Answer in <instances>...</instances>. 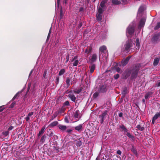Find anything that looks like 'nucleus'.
<instances>
[{
  "label": "nucleus",
  "mask_w": 160,
  "mask_h": 160,
  "mask_svg": "<svg viewBox=\"0 0 160 160\" xmlns=\"http://www.w3.org/2000/svg\"><path fill=\"white\" fill-rule=\"evenodd\" d=\"M151 93L150 92H149L147 93L145 96V98L146 99H148L149 97H150V95H151Z\"/></svg>",
  "instance_id": "30"
},
{
  "label": "nucleus",
  "mask_w": 160,
  "mask_h": 160,
  "mask_svg": "<svg viewBox=\"0 0 160 160\" xmlns=\"http://www.w3.org/2000/svg\"><path fill=\"white\" fill-rule=\"evenodd\" d=\"M144 7L143 6H141L139 8L138 13L137 15L138 16H140L142 14V12L144 11Z\"/></svg>",
  "instance_id": "8"
},
{
  "label": "nucleus",
  "mask_w": 160,
  "mask_h": 160,
  "mask_svg": "<svg viewBox=\"0 0 160 160\" xmlns=\"http://www.w3.org/2000/svg\"><path fill=\"white\" fill-rule=\"evenodd\" d=\"M100 91L101 92H106V86H103L100 88Z\"/></svg>",
  "instance_id": "27"
},
{
  "label": "nucleus",
  "mask_w": 160,
  "mask_h": 160,
  "mask_svg": "<svg viewBox=\"0 0 160 160\" xmlns=\"http://www.w3.org/2000/svg\"><path fill=\"white\" fill-rule=\"evenodd\" d=\"M102 58V55L100 54L99 55V59H100L101 58Z\"/></svg>",
  "instance_id": "61"
},
{
  "label": "nucleus",
  "mask_w": 160,
  "mask_h": 160,
  "mask_svg": "<svg viewBox=\"0 0 160 160\" xmlns=\"http://www.w3.org/2000/svg\"><path fill=\"white\" fill-rule=\"evenodd\" d=\"M65 122H68V121L67 120V118H65Z\"/></svg>",
  "instance_id": "58"
},
{
  "label": "nucleus",
  "mask_w": 160,
  "mask_h": 160,
  "mask_svg": "<svg viewBox=\"0 0 160 160\" xmlns=\"http://www.w3.org/2000/svg\"><path fill=\"white\" fill-rule=\"evenodd\" d=\"M3 135H4L5 136H8L9 133V132L8 131H5L3 132H2Z\"/></svg>",
  "instance_id": "37"
},
{
  "label": "nucleus",
  "mask_w": 160,
  "mask_h": 160,
  "mask_svg": "<svg viewBox=\"0 0 160 160\" xmlns=\"http://www.w3.org/2000/svg\"><path fill=\"white\" fill-rule=\"evenodd\" d=\"M64 105L69 106V102L68 101H66L64 102Z\"/></svg>",
  "instance_id": "41"
},
{
  "label": "nucleus",
  "mask_w": 160,
  "mask_h": 160,
  "mask_svg": "<svg viewBox=\"0 0 160 160\" xmlns=\"http://www.w3.org/2000/svg\"><path fill=\"white\" fill-rule=\"evenodd\" d=\"M142 102H143L145 103V100H144V99H143L142 100Z\"/></svg>",
  "instance_id": "64"
},
{
  "label": "nucleus",
  "mask_w": 160,
  "mask_h": 160,
  "mask_svg": "<svg viewBox=\"0 0 160 160\" xmlns=\"http://www.w3.org/2000/svg\"><path fill=\"white\" fill-rule=\"evenodd\" d=\"M119 75L118 74H117L114 76V78L115 79H118L119 78Z\"/></svg>",
  "instance_id": "42"
},
{
  "label": "nucleus",
  "mask_w": 160,
  "mask_h": 160,
  "mask_svg": "<svg viewBox=\"0 0 160 160\" xmlns=\"http://www.w3.org/2000/svg\"><path fill=\"white\" fill-rule=\"evenodd\" d=\"M68 97L70 98L71 100L73 102H75L76 98L75 97V96L72 93H69L68 95Z\"/></svg>",
  "instance_id": "10"
},
{
  "label": "nucleus",
  "mask_w": 160,
  "mask_h": 160,
  "mask_svg": "<svg viewBox=\"0 0 160 160\" xmlns=\"http://www.w3.org/2000/svg\"><path fill=\"white\" fill-rule=\"evenodd\" d=\"M30 117V116H28V115L27 117L25 118V119L27 121H28L29 120Z\"/></svg>",
  "instance_id": "45"
},
{
  "label": "nucleus",
  "mask_w": 160,
  "mask_h": 160,
  "mask_svg": "<svg viewBox=\"0 0 160 160\" xmlns=\"http://www.w3.org/2000/svg\"><path fill=\"white\" fill-rule=\"evenodd\" d=\"M67 59L66 62H67L69 60V58H67Z\"/></svg>",
  "instance_id": "63"
},
{
  "label": "nucleus",
  "mask_w": 160,
  "mask_h": 160,
  "mask_svg": "<svg viewBox=\"0 0 160 160\" xmlns=\"http://www.w3.org/2000/svg\"><path fill=\"white\" fill-rule=\"evenodd\" d=\"M159 59L158 58H155L154 61L153 62V65L154 66H156L157 65L159 62Z\"/></svg>",
  "instance_id": "21"
},
{
  "label": "nucleus",
  "mask_w": 160,
  "mask_h": 160,
  "mask_svg": "<svg viewBox=\"0 0 160 160\" xmlns=\"http://www.w3.org/2000/svg\"><path fill=\"white\" fill-rule=\"evenodd\" d=\"M56 79L57 81V82L58 83V82L59 80V77H57L56 78Z\"/></svg>",
  "instance_id": "56"
},
{
  "label": "nucleus",
  "mask_w": 160,
  "mask_h": 160,
  "mask_svg": "<svg viewBox=\"0 0 160 160\" xmlns=\"http://www.w3.org/2000/svg\"><path fill=\"white\" fill-rule=\"evenodd\" d=\"M51 28H50V29L49 30V33L48 34V37H47V39L49 38L50 34V33H51L50 32H51Z\"/></svg>",
  "instance_id": "49"
},
{
  "label": "nucleus",
  "mask_w": 160,
  "mask_h": 160,
  "mask_svg": "<svg viewBox=\"0 0 160 160\" xmlns=\"http://www.w3.org/2000/svg\"><path fill=\"white\" fill-rule=\"evenodd\" d=\"M98 93L97 92H95L93 94V96L94 97H97L98 96Z\"/></svg>",
  "instance_id": "51"
},
{
  "label": "nucleus",
  "mask_w": 160,
  "mask_h": 160,
  "mask_svg": "<svg viewBox=\"0 0 160 160\" xmlns=\"http://www.w3.org/2000/svg\"><path fill=\"white\" fill-rule=\"evenodd\" d=\"M135 26L134 22H132L129 25L127 28V32L130 35L132 34L134 32Z\"/></svg>",
  "instance_id": "1"
},
{
  "label": "nucleus",
  "mask_w": 160,
  "mask_h": 160,
  "mask_svg": "<svg viewBox=\"0 0 160 160\" xmlns=\"http://www.w3.org/2000/svg\"><path fill=\"white\" fill-rule=\"evenodd\" d=\"M120 128L122 129L123 131H124V132H127V129L123 125H121L120 126Z\"/></svg>",
  "instance_id": "25"
},
{
  "label": "nucleus",
  "mask_w": 160,
  "mask_h": 160,
  "mask_svg": "<svg viewBox=\"0 0 160 160\" xmlns=\"http://www.w3.org/2000/svg\"><path fill=\"white\" fill-rule=\"evenodd\" d=\"M126 135L129 138H132V135L129 132H127Z\"/></svg>",
  "instance_id": "40"
},
{
  "label": "nucleus",
  "mask_w": 160,
  "mask_h": 160,
  "mask_svg": "<svg viewBox=\"0 0 160 160\" xmlns=\"http://www.w3.org/2000/svg\"><path fill=\"white\" fill-rule=\"evenodd\" d=\"M45 136L44 135L41 138V141L42 142L44 141L45 140Z\"/></svg>",
  "instance_id": "38"
},
{
  "label": "nucleus",
  "mask_w": 160,
  "mask_h": 160,
  "mask_svg": "<svg viewBox=\"0 0 160 160\" xmlns=\"http://www.w3.org/2000/svg\"><path fill=\"white\" fill-rule=\"evenodd\" d=\"M15 104V102H13L10 105V107L11 108H12L13 107Z\"/></svg>",
  "instance_id": "43"
},
{
  "label": "nucleus",
  "mask_w": 160,
  "mask_h": 160,
  "mask_svg": "<svg viewBox=\"0 0 160 160\" xmlns=\"http://www.w3.org/2000/svg\"><path fill=\"white\" fill-rule=\"evenodd\" d=\"M112 3L114 4L118 5L120 4L121 2L118 0H112Z\"/></svg>",
  "instance_id": "18"
},
{
  "label": "nucleus",
  "mask_w": 160,
  "mask_h": 160,
  "mask_svg": "<svg viewBox=\"0 0 160 160\" xmlns=\"http://www.w3.org/2000/svg\"><path fill=\"white\" fill-rule=\"evenodd\" d=\"M3 109V108H2V107H0V112L2 111Z\"/></svg>",
  "instance_id": "54"
},
{
  "label": "nucleus",
  "mask_w": 160,
  "mask_h": 160,
  "mask_svg": "<svg viewBox=\"0 0 160 160\" xmlns=\"http://www.w3.org/2000/svg\"><path fill=\"white\" fill-rule=\"evenodd\" d=\"M119 116L120 117H122V113H120L119 114Z\"/></svg>",
  "instance_id": "57"
},
{
  "label": "nucleus",
  "mask_w": 160,
  "mask_h": 160,
  "mask_svg": "<svg viewBox=\"0 0 160 160\" xmlns=\"http://www.w3.org/2000/svg\"><path fill=\"white\" fill-rule=\"evenodd\" d=\"M104 6H105V2L104 1H102L100 4V7L99 8H101L103 10V11L104 10Z\"/></svg>",
  "instance_id": "22"
},
{
  "label": "nucleus",
  "mask_w": 160,
  "mask_h": 160,
  "mask_svg": "<svg viewBox=\"0 0 160 160\" xmlns=\"http://www.w3.org/2000/svg\"><path fill=\"white\" fill-rule=\"evenodd\" d=\"M103 12V10L101 8H99L98 12L96 15L97 19L98 20L100 21L102 19V13Z\"/></svg>",
  "instance_id": "3"
},
{
  "label": "nucleus",
  "mask_w": 160,
  "mask_h": 160,
  "mask_svg": "<svg viewBox=\"0 0 160 160\" xmlns=\"http://www.w3.org/2000/svg\"><path fill=\"white\" fill-rule=\"evenodd\" d=\"M13 128V127L12 126H11L9 127V128H8V130H11Z\"/></svg>",
  "instance_id": "53"
},
{
  "label": "nucleus",
  "mask_w": 160,
  "mask_h": 160,
  "mask_svg": "<svg viewBox=\"0 0 160 160\" xmlns=\"http://www.w3.org/2000/svg\"><path fill=\"white\" fill-rule=\"evenodd\" d=\"M160 36V34L158 33L157 34L155 35L153 38V39L155 41H157L159 38Z\"/></svg>",
  "instance_id": "19"
},
{
  "label": "nucleus",
  "mask_w": 160,
  "mask_h": 160,
  "mask_svg": "<svg viewBox=\"0 0 160 160\" xmlns=\"http://www.w3.org/2000/svg\"><path fill=\"white\" fill-rule=\"evenodd\" d=\"M81 90L80 89H75L74 90L73 92L75 93L78 94L80 92Z\"/></svg>",
  "instance_id": "31"
},
{
  "label": "nucleus",
  "mask_w": 160,
  "mask_h": 160,
  "mask_svg": "<svg viewBox=\"0 0 160 160\" xmlns=\"http://www.w3.org/2000/svg\"><path fill=\"white\" fill-rule=\"evenodd\" d=\"M97 58V55L96 54H94L92 55L90 60L92 62H95Z\"/></svg>",
  "instance_id": "11"
},
{
  "label": "nucleus",
  "mask_w": 160,
  "mask_h": 160,
  "mask_svg": "<svg viewBox=\"0 0 160 160\" xmlns=\"http://www.w3.org/2000/svg\"><path fill=\"white\" fill-rule=\"evenodd\" d=\"M136 48L137 49H139L140 48V43L139 39L137 38L136 41Z\"/></svg>",
  "instance_id": "14"
},
{
  "label": "nucleus",
  "mask_w": 160,
  "mask_h": 160,
  "mask_svg": "<svg viewBox=\"0 0 160 160\" xmlns=\"http://www.w3.org/2000/svg\"><path fill=\"white\" fill-rule=\"evenodd\" d=\"M45 127H43L41 129V130L39 132L38 134V136L39 137L44 132Z\"/></svg>",
  "instance_id": "17"
},
{
  "label": "nucleus",
  "mask_w": 160,
  "mask_h": 160,
  "mask_svg": "<svg viewBox=\"0 0 160 160\" xmlns=\"http://www.w3.org/2000/svg\"><path fill=\"white\" fill-rule=\"evenodd\" d=\"M130 57H128L126 58V63H128L129 60L130 59Z\"/></svg>",
  "instance_id": "44"
},
{
  "label": "nucleus",
  "mask_w": 160,
  "mask_h": 160,
  "mask_svg": "<svg viewBox=\"0 0 160 160\" xmlns=\"http://www.w3.org/2000/svg\"><path fill=\"white\" fill-rule=\"evenodd\" d=\"M72 131V130L71 129H69L67 130V132H71Z\"/></svg>",
  "instance_id": "60"
},
{
  "label": "nucleus",
  "mask_w": 160,
  "mask_h": 160,
  "mask_svg": "<svg viewBox=\"0 0 160 160\" xmlns=\"http://www.w3.org/2000/svg\"><path fill=\"white\" fill-rule=\"evenodd\" d=\"M160 27V23H158L157 25L155 27L154 29L155 30L158 29Z\"/></svg>",
  "instance_id": "34"
},
{
  "label": "nucleus",
  "mask_w": 160,
  "mask_h": 160,
  "mask_svg": "<svg viewBox=\"0 0 160 160\" xmlns=\"http://www.w3.org/2000/svg\"><path fill=\"white\" fill-rule=\"evenodd\" d=\"M83 8L82 7H80L79 8V11L81 12L83 11Z\"/></svg>",
  "instance_id": "50"
},
{
  "label": "nucleus",
  "mask_w": 160,
  "mask_h": 160,
  "mask_svg": "<svg viewBox=\"0 0 160 160\" xmlns=\"http://www.w3.org/2000/svg\"><path fill=\"white\" fill-rule=\"evenodd\" d=\"M132 46L133 44L131 40H128L126 42V44L124 45V51L127 52H128L130 48Z\"/></svg>",
  "instance_id": "2"
},
{
  "label": "nucleus",
  "mask_w": 160,
  "mask_h": 160,
  "mask_svg": "<svg viewBox=\"0 0 160 160\" xmlns=\"http://www.w3.org/2000/svg\"><path fill=\"white\" fill-rule=\"evenodd\" d=\"M95 68V66L94 65H93L90 67V71L91 73H92Z\"/></svg>",
  "instance_id": "24"
},
{
  "label": "nucleus",
  "mask_w": 160,
  "mask_h": 160,
  "mask_svg": "<svg viewBox=\"0 0 160 160\" xmlns=\"http://www.w3.org/2000/svg\"><path fill=\"white\" fill-rule=\"evenodd\" d=\"M58 128L59 129L62 131L65 130L67 128V127L65 125H58Z\"/></svg>",
  "instance_id": "15"
},
{
  "label": "nucleus",
  "mask_w": 160,
  "mask_h": 160,
  "mask_svg": "<svg viewBox=\"0 0 160 160\" xmlns=\"http://www.w3.org/2000/svg\"><path fill=\"white\" fill-rule=\"evenodd\" d=\"M18 93H17L14 96V97H13V99H15L17 97V96H18Z\"/></svg>",
  "instance_id": "52"
},
{
  "label": "nucleus",
  "mask_w": 160,
  "mask_h": 160,
  "mask_svg": "<svg viewBox=\"0 0 160 160\" xmlns=\"http://www.w3.org/2000/svg\"><path fill=\"white\" fill-rule=\"evenodd\" d=\"M82 125L81 124L75 127V129L76 130L79 131L82 129Z\"/></svg>",
  "instance_id": "20"
},
{
  "label": "nucleus",
  "mask_w": 160,
  "mask_h": 160,
  "mask_svg": "<svg viewBox=\"0 0 160 160\" xmlns=\"http://www.w3.org/2000/svg\"><path fill=\"white\" fill-rule=\"evenodd\" d=\"M59 41H60V38H57L56 39V41H55V45H56L58 43H59Z\"/></svg>",
  "instance_id": "36"
},
{
  "label": "nucleus",
  "mask_w": 160,
  "mask_h": 160,
  "mask_svg": "<svg viewBox=\"0 0 160 160\" xmlns=\"http://www.w3.org/2000/svg\"><path fill=\"white\" fill-rule=\"evenodd\" d=\"M131 73V71H129L128 70H126L123 74L124 76H125V78H127L130 75V73Z\"/></svg>",
  "instance_id": "12"
},
{
  "label": "nucleus",
  "mask_w": 160,
  "mask_h": 160,
  "mask_svg": "<svg viewBox=\"0 0 160 160\" xmlns=\"http://www.w3.org/2000/svg\"><path fill=\"white\" fill-rule=\"evenodd\" d=\"M138 73V71L137 70H135L133 72L132 74V78H134L137 75Z\"/></svg>",
  "instance_id": "26"
},
{
  "label": "nucleus",
  "mask_w": 160,
  "mask_h": 160,
  "mask_svg": "<svg viewBox=\"0 0 160 160\" xmlns=\"http://www.w3.org/2000/svg\"><path fill=\"white\" fill-rule=\"evenodd\" d=\"M136 128L138 130H140V131H142V130H143L144 129V128L143 127L141 126L140 125H138L137 126Z\"/></svg>",
  "instance_id": "28"
},
{
  "label": "nucleus",
  "mask_w": 160,
  "mask_h": 160,
  "mask_svg": "<svg viewBox=\"0 0 160 160\" xmlns=\"http://www.w3.org/2000/svg\"><path fill=\"white\" fill-rule=\"evenodd\" d=\"M120 69L118 68H117L116 69V71L118 72H120Z\"/></svg>",
  "instance_id": "48"
},
{
  "label": "nucleus",
  "mask_w": 160,
  "mask_h": 160,
  "mask_svg": "<svg viewBox=\"0 0 160 160\" xmlns=\"http://www.w3.org/2000/svg\"><path fill=\"white\" fill-rule=\"evenodd\" d=\"M65 70L64 69H61L59 72L58 75L59 76H61L62 75L65 73Z\"/></svg>",
  "instance_id": "23"
},
{
  "label": "nucleus",
  "mask_w": 160,
  "mask_h": 160,
  "mask_svg": "<svg viewBox=\"0 0 160 160\" xmlns=\"http://www.w3.org/2000/svg\"><path fill=\"white\" fill-rule=\"evenodd\" d=\"M58 124V122L57 121H54L51 123L49 125V126L51 127H53L56 126Z\"/></svg>",
  "instance_id": "16"
},
{
  "label": "nucleus",
  "mask_w": 160,
  "mask_h": 160,
  "mask_svg": "<svg viewBox=\"0 0 160 160\" xmlns=\"http://www.w3.org/2000/svg\"><path fill=\"white\" fill-rule=\"evenodd\" d=\"M33 112H31L28 114V116L30 117L32 115H33Z\"/></svg>",
  "instance_id": "47"
},
{
  "label": "nucleus",
  "mask_w": 160,
  "mask_h": 160,
  "mask_svg": "<svg viewBox=\"0 0 160 160\" xmlns=\"http://www.w3.org/2000/svg\"><path fill=\"white\" fill-rule=\"evenodd\" d=\"M79 61L78 60H75L74 61L73 64V66H77L78 63Z\"/></svg>",
  "instance_id": "29"
},
{
  "label": "nucleus",
  "mask_w": 160,
  "mask_h": 160,
  "mask_svg": "<svg viewBox=\"0 0 160 160\" xmlns=\"http://www.w3.org/2000/svg\"><path fill=\"white\" fill-rule=\"evenodd\" d=\"M57 115L58 114L57 113H54L52 116V119L55 118L57 116Z\"/></svg>",
  "instance_id": "39"
},
{
  "label": "nucleus",
  "mask_w": 160,
  "mask_h": 160,
  "mask_svg": "<svg viewBox=\"0 0 160 160\" xmlns=\"http://www.w3.org/2000/svg\"><path fill=\"white\" fill-rule=\"evenodd\" d=\"M157 86L158 87L160 86V81L159 82H158L157 83Z\"/></svg>",
  "instance_id": "55"
},
{
  "label": "nucleus",
  "mask_w": 160,
  "mask_h": 160,
  "mask_svg": "<svg viewBox=\"0 0 160 160\" xmlns=\"http://www.w3.org/2000/svg\"><path fill=\"white\" fill-rule=\"evenodd\" d=\"M79 111L77 110L75 111L74 113L73 117L76 120H78L80 118V115L79 114Z\"/></svg>",
  "instance_id": "7"
},
{
  "label": "nucleus",
  "mask_w": 160,
  "mask_h": 160,
  "mask_svg": "<svg viewBox=\"0 0 160 160\" xmlns=\"http://www.w3.org/2000/svg\"><path fill=\"white\" fill-rule=\"evenodd\" d=\"M126 59L123 60L122 61V64L123 66L125 65L128 63H126Z\"/></svg>",
  "instance_id": "33"
},
{
  "label": "nucleus",
  "mask_w": 160,
  "mask_h": 160,
  "mask_svg": "<svg viewBox=\"0 0 160 160\" xmlns=\"http://www.w3.org/2000/svg\"><path fill=\"white\" fill-rule=\"evenodd\" d=\"M159 118H160V112H157L153 116L152 121V123L153 124H154L155 120Z\"/></svg>",
  "instance_id": "6"
},
{
  "label": "nucleus",
  "mask_w": 160,
  "mask_h": 160,
  "mask_svg": "<svg viewBox=\"0 0 160 160\" xmlns=\"http://www.w3.org/2000/svg\"><path fill=\"white\" fill-rule=\"evenodd\" d=\"M117 153L118 155H120L122 153V152L120 150H118L117 152Z\"/></svg>",
  "instance_id": "46"
},
{
  "label": "nucleus",
  "mask_w": 160,
  "mask_h": 160,
  "mask_svg": "<svg viewBox=\"0 0 160 160\" xmlns=\"http://www.w3.org/2000/svg\"><path fill=\"white\" fill-rule=\"evenodd\" d=\"M70 79L68 78H67L66 83L67 85L69 86L70 85Z\"/></svg>",
  "instance_id": "32"
},
{
  "label": "nucleus",
  "mask_w": 160,
  "mask_h": 160,
  "mask_svg": "<svg viewBox=\"0 0 160 160\" xmlns=\"http://www.w3.org/2000/svg\"><path fill=\"white\" fill-rule=\"evenodd\" d=\"M47 74V71L46 69L44 72L43 74V77L45 78Z\"/></svg>",
  "instance_id": "35"
},
{
  "label": "nucleus",
  "mask_w": 160,
  "mask_h": 160,
  "mask_svg": "<svg viewBox=\"0 0 160 160\" xmlns=\"http://www.w3.org/2000/svg\"><path fill=\"white\" fill-rule=\"evenodd\" d=\"M107 113L106 112H104L101 114L99 117V120L100 123H103L104 120L107 117Z\"/></svg>",
  "instance_id": "5"
},
{
  "label": "nucleus",
  "mask_w": 160,
  "mask_h": 160,
  "mask_svg": "<svg viewBox=\"0 0 160 160\" xmlns=\"http://www.w3.org/2000/svg\"><path fill=\"white\" fill-rule=\"evenodd\" d=\"M92 48L91 47H88L85 50L84 52L86 54H88L91 51Z\"/></svg>",
  "instance_id": "13"
},
{
  "label": "nucleus",
  "mask_w": 160,
  "mask_h": 160,
  "mask_svg": "<svg viewBox=\"0 0 160 160\" xmlns=\"http://www.w3.org/2000/svg\"><path fill=\"white\" fill-rule=\"evenodd\" d=\"M146 21V18L144 17L141 19L140 21L139 24V27H142L145 24Z\"/></svg>",
  "instance_id": "9"
},
{
  "label": "nucleus",
  "mask_w": 160,
  "mask_h": 160,
  "mask_svg": "<svg viewBox=\"0 0 160 160\" xmlns=\"http://www.w3.org/2000/svg\"><path fill=\"white\" fill-rule=\"evenodd\" d=\"M32 70L31 71V72H30V73L29 75V76H30V75L32 74Z\"/></svg>",
  "instance_id": "59"
},
{
  "label": "nucleus",
  "mask_w": 160,
  "mask_h": 160,
  "mask_svg": "<svg viewBox=\"0 0 160 160\" xmlns=\"http://www.w3.org/2000/svg\"><path fill=\"white\" fill-rule=\"evenodd\" d=\"M62 9H61L60 11V14L61 15L62 14Z\"/></svg>",
  "instance_id": "62"
},
{
  "label": "nucleus",
  "mask_w": 160,
  "mask_h": 160,
  "mask_svg": "<svg viewBox=\"0 0 160 160\" xmlns=\"http://www.w3.org/2000/svg\"><path fill=\"white\" fill-rule=\"evenodd\" d=\"M99 52L101 53L103 56V53L105 54L106 56H105V58H106V55L108 54L107 50L106 47L105 46H103L99 48Z\"/></svg>",
  "instance_id": "4"
}]
</instances>
